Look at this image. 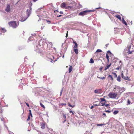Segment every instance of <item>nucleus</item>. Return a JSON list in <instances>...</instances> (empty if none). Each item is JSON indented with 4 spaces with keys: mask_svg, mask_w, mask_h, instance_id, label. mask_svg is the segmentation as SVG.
Here are the masks:
<instances>
[{
    "mask_svg": "<svg viewBox=\"0 0 134 134\" xmlns=\"http://www.w3.org/2000/svg\"><path fill=\"white\" fill-rule=\"evenodd\" d=\"M46 21L47 22L48 24H50L51 23V22L49 20H46Z\"/></svg>",
    "mask_w": 134,
    "mask_h": 134,
    "instance_id": "obj_47",
    "label": "nucleus"
},
{
    "mask_svg": "<svg viewBox=\"0 0 134 134\" xmlns=\"http://www.w3.org/2000/svg\"><path fill=\"white\" fill-rule=\"evenodd\" d=\"M60 14H63V13L62 12V11H60Z\"/></svg>",
    "mask_w": 134,
    "mask_h": 134,
    "instance_id": "obj_54",
    "label": "nucleus"
},
{
    "mask_svg": "<svg viewBox=\"0 0 134 134\" xmlns=\"http://www.w3.org/2000/svg\"><path fill=\"white\" fill-rule=\"evenodd\" d=\"M121 68V66H120L119 67H117L116 68V69L117 70H119L120 68Z\"/></svg>",
    "mask_w": 134,
    "mask_h": 134,
    "instance_id": "obj_39",
    "label": "nucleus"
},
{
    "mask_svg": "<svg viewBox=\"0 0 134 134\" xmlns=\"http://www.w3.org/2000/svg\"><path fill=\"white\" fill-rule=\"evenodd\" d=\"M108 105H109V104H106L105 105V106L106 107H107Z\"/></svg>",
    "mask_w": 134,
    "mask_h": 134,
    "instance_id": "obj_55",
    "label": "nucleus"
},
{
    "mask_svg": "<svg viewBox=\"0 0 134 134\" xmlns=\"http://www.w3.org/2000/svg\"><path fill=\"white\" fill-rule=\"evenodd\" d=\"M40 105L43 108H44V109L45 108V106L41 103H40Z\"/></svg>",
    "mask_w": 134,
    "mask_h": 134,
    "instance_id": "obj_25",
    "label": "nucleus"
},
{
    "mask_svg": "<svg viewBox=\"0 0 134 134\" xmlns=\"http://www.w3.org/2000/svg\"><path fill=\"white\" fill-rule=\"evenodd\" d=\"M118 95L117 93L115 92H110L108 94V96L111 98H115Z\"/></svg>",
    "mask_w": 134,
    "mask_h": 134,
    "instance_id": "obj_3",
    "label": "nucleus"
},
{
    "mask_svg": "<svg viewBox=\"0 0 134 134\" xmlns=\"http://www.w3.org/2000/svg\"><path fill=\"white\" fill-rule=\"evenodd\" d=\"M104 125V124H97V126H102L103 125Z\"/></svg>",
    "mask_w": 134,
    "mask_h": 134,
    "instance_id": "obj_36",
    "label": "nucleus"
},
{
    "mask_svg": "<svg viewBox=\"0 0 134 134\" xmlns=\"http://www.w3.org/2000/svg\"><path fill=\"white\" fill-rule=\"evenodd\" d=\"M36 35L35 34H33L32 36L30 37L28 39V41H30L33 40V39H31L32 38H33V36H34Z\"/></svg>",
    "mask_w": 134,
    "mask_h": 134,
    "instance_id": "obj_12",
    "label": "nucleus"
},
{
    "mask_svg": "<svg viewBox=\"0 0 134 134\" xmlns=\"http://www.w3.org/2000/svg\"><path fill=\"white\" fill-rule=\"evenodd\" d=\"M31 7L29 8V9H27L26 11L27 14V17L26 16H22L21 18L20 21L21 22H23L25 21L28 18V17L29 16L31 13Z\"/></svg>",
    "mask_w": 134,
    "mask_h": 134,
    "instance_id": "obj_2",
    "label": "nucleus"
},
{
    "mask_svg": "<svg viewBox=\"0 0 134 134\" xmlns=\"http://www.w3.org/2000/svg\"><path fill=\"white\" fill-rule=\"evenodd\" d=\"M107 53H110V54H111V52L110 51H107Z\"/></svg>",
    "mask_w": 134,
    "mask_h": 134,
    "instance_id": "obj_49",
    "label": "nucleus"
},
{
    "mask_svg": "<svg viewBox=\"0 0 134 134\" xmlns=\"http://www.w3.org/2000/svg\"><path fill=\"white\" fill-rule=\"evenodd\" d=\"M37 16L39 17V15H37Z\"/></svg>",
    "mask_w": 134,
    "mask_h": 134,
    "instance_id": "obj_64",
    "label": "nucleus"
},
{
    "mask_svg": "<svg viewBox=\"0 0 134 134\" xmlns=\"http://www.w3.org/2000/svg\"><path fill=\"white\" fill-rule=\"evenodd\" d=\"M94 62V61L93 59L92 58H91L90 59V63H93Z\"/></svg>",
    "mask_w": 134,
    "mask_h": 134,
    "instance_id": "obj_24",
    "label": "nucleus"
},
{
    "mask_svg": "<svg viewBox=\"0 0 134 134\" xmlns=\"http://www.w3.org/2000/svg\"><path fill=\"white\" fill-rule=\"evenodd\" d=\"M102 52V50L100 49H98L96 52V53L97 52Z\"/></svg>",
    "mask_w": 134,
    "mask_h": 134,
    "instance_id": "obj_26",
    "label": "nucleus"
},
{
    "mask_svg": "<svg viewBox=\"0 0 134 134\" xmlns=\"http://www.w3.org/2000/svg\"><path fill=\"white\" fill-rule=\"evenodd\" d=\"M113 74L114 75V77L115 78H116L117 77V75L115 73H113Z\"/></svg>",
    "mask_w": 134,
    "mask_h": 134,
    "instance_id": "obj_34",
    "label": "nucleus"
},
{
    "mask_svg": "<svg viewBox=\"0 0 134 134\" xmlns=\"http://www.w3.org/2000/svg\"><path fill=\"white\" fill-rule=\"evenodd\" d=\"M118 111H115L113 112V114L114 115L118 113Z\"/></svg>",
    "mask_w": 134,
    "mask_h": 134,
    "instance_id": "obj_29",
    "label": "nucleus"
},
{
    "mask_svg": "<svg viewBox=\"0 0 134 134\" xmlns=\"http://www.w3.org/2000/svg\"><path fill=\"white\" fill-rule=\"evenodd\" d=\"M106 58L107 59L108 62L109 61V56H108V54H106Z\"/></svg>",
    "mask_w": 134,
    "mask_h": 134,
    "instance_id": "obj_27",
    "label": "nucleus"
},
{
    "mask_svg": "<svg viewBox=\"0 0 134 134\" xmlns=\"http://www.w3.org/2000/svg\"><path fill=\"white\" fill-rule=\"evenodd\" d=\"M101 101L100 102H105V99L103 98H100Z\"/></svg>",
    "mask_w": 134,
    "mask_h": 134,
    "instance_id": "obj_21",
    "label": "nucleus"
},
{
    "mask_svg": "<svg viewBox=\"0 0 134 134\" xmlns=\"http://www.w3.org/2000/svg\"><path fill=\"white\" fill-rule=\"evenodd\" d=\"M60 104L62 105L63 106V105H66V104L65 103H62L61 104Z\"/></svg>",
    "mask_w": 134,
    "mask_h": 134,
    "instance_id": "obj_40",
    "label": "nucleus"
},
{
    "mask_svg": "<svg viewBox=\"0 0 134 134\" xmlns=\"http://www.w3.org/2000/svg\"><path fill=\"white\" fill-rule=\"evenodd\" d=\"M72 7L71 6H66V8L68 9H71Z\"/></svg>",
    "mask_w": 134,
    "mask_h": 134,
    "instance_id": "obj_22",
    "label": "nucleus"
},
{
    "mask_svg": "<svg viewBox=\"0 0 134 134\" xmlns=\"http://www.w3.org/2000/svg\"><path fill=\"white\" fill-rule=\"evenodd\" d=\"M101 8L100 7H99V8H95V9H99Z\"/></svg>",
    "mask_w": 134,
    "mask_h": 134,
    "instance_id": "obj_52",
    "label": "nucleus"
},
{
    "mask_svg": "<svg viewBox=\"0 0 134 134\" xmlns=\"http://www.w3.org/2000/svg\"><path fill=\"white\" fill-rule=\"evenodd\" d=\"M9 25L12 27L13 28H16V27L18 25H17L16 21H11L8 23Z\"/></svg>",
    "mask_w": 134,
    "mask_h": 134,
    "instance_id": "obj_4",
    "label": "nucleus"
},
{
    "mask_svg": "<svg viewBox=\"0 0 134 134\" xmlns=\"http://www.w3.org/2000/svg\"><path fill=\"white\" fill-rule=\"evenodd\" d=\"M26 103V104L27 105L28 107H29V104H28L27 103Z\"/></svg>",
    "mask_w": 134,
    "mask_h": 134,
    "instance_id": "obj_51",
    "label": "nucleus"
},
{
    "mask_svg": "<svg viewBox=\"0 0 134 134\" xmlns=\"http://www.w3.org/2000/svg\"><path fill=\"white\" fill-rule=\"evenodd\" d=\"M127 53H128V52H127V50L125 49L123 52L122 53V54L123 56H126L127 55Z\"/></svg>",
    "mask_w": 134,
    "mask_h": 134,
    "instance_id": "obj_8",
    "label": "nucleus"
},
{
    "mask_svg": "<svg viewBox=\"0 0 134 134\" xmlns=\"http://www.w3.org/2000/svg\"><path fill=\"white\" fill-rule=\"evenodd\" d=\"M94 10H86L80 12L79 13V15L80 16H83L86 14V13L88 12H91L93 11Z\"/></svg>",
    "mask_w": 134,
    "mask_h": 134,
    "instance_id": "obj_5",
    "label": "nucleus"
},
{
    "mask_svg": "<svg viewBox=\"0 0 134 134\" xmlns=\"http://www.w3.org/2000/svg\"><path fill=\"white\" fill-rule=\"evenodd\" d=\"M98 105L97 104H95L94 105V106H97Z\"/></svg>",
    "mask_w": 134,
    "mask_h": 134,
    "instance_id": "obj_57",
    "label": "nucleus"
},
{
    "mask_svg": "<svg viewBox=\"0 0 134 134\" xmlns=\"http://www.w3.org/2000/svg\"><path fill=\"white\" fill-rule=\"evenodd\" d=\"M108 44H106V45H105V46L106 47H107L108 46Z\"/></svg>",
    "mask_w": 134,
    "mask_h": 134,
    "instance_id": "obj_60",
    "label": "nucleus"
},
{
    "mask_svg": "<svg viewBox=\"0 0 134 134\" xmlns=\"http://www.w3.org/2000/svg\"><path fill=\"white\" fill-rule=\"evenodd\" d=\"M131 25H132V21H131Z\"/></svg>",
    "mask_w": 134,
    "mask_h": 134,
    "instance_id": "obj_62",
    "label": "nucleus"
},
{
    "mask_svg": "<svg viewBox=\"0 0 134 134\" xmlns=\"http://www.w3.org/2000/svg\"><path fill=\"white\" fill-rule=\"evenodd\" d=\"M100 104H101V105L100 104L99 105H100V106H104L105 105V102H100Z\"/></svg>",
    "mask_w": 134,
    "mask_h": 134,
    "instance_id": "obj_18",
    "label": "nucleus"
},
{
    "mask_svg": "<svg viewBox=\"0 0 134 134\" xmlns=\"http://www.w3.org/2000/svg\"><path fill=\"white\" fill-rule=\"evenodd\" d=\"M117 80L119 82H120L121 81V77L120 76H119L118 77Z\"/></svg>",
    "mask_w": 134,
    "mask_h": 134,
    "instance_id": "obj_19",
    "label": "nucleus"
},
{
    "mask_svg": "<svg viewBox=\"0 0 134 134\" xmlns=\"http://www.w3.org/2000/svg\"><path fill=\"white\" fill-rule=\"evenodd\" d=\"M129 79V77L128 76L125 77V78L124 79L128 80Z\"/></svg>",
    "mask_w": 134,
    "mask_h": 134,
    "instance_id": "obj_37",
    "label": "nucleus"
},
{
    "mask_svg": "<svg viewBox=\"0 0 134 134\" xmlns=\"http://www.w3.org/2000/svg\"><path fill=\"white\" fill-rule=\"evenodd\" d=\"M93 107H94L93 106H92L91 107V109H92L93 108Z\"/></svg>",
    "mask_w": 134,
    "mask_h": 134,
    "instance_id": "obj_56",
    "label": "nucleus"
},
{
    "mask_svg": "<svg viewBox=\"0 0 134 134\" xmlns=\"http://www.w3.org/2000/svg\"><path fill=\"white\" fill-rule=\"evenodd\" d=\"M131 47V46L130 45H129L128 46L127 48L128 49V54H131L132 53V52L133 51L132 50L131 51L130 48Z\"/></svg>",
    "mask_w": 134,
    "mask_h": 134,
    "instance_id": "obj_7",
    "label": "nucleus"
},
{
    "mask_svg": "<svg viewBox=\"0 0 134 134\" xmlns=\"http://www.w3.org/2000/svg\"><path fill=\"white\" fill-rule=\"evenodd\" d=\"M72 66H71L69 67V73H70L71 71L72 70Z\"/></svg>",
    "mask_w": 134,
    "mask_h": 134,
    "instance_id": "obj_13",
    "label": "nucleus"
},
{
    "mask_svg": "<svg viewBox=\"0 0 134 134\" xmlns=\"http://www.w3.org/2000/svg\"><path fill=\"white\" fill-rule=\"evenodd\" d=\"M70 113H72V115L74 114V113L71 110H70L69 111Z\"/></svg>",
    "mask_w": 134,
    "mask_h": 134,
    "instance_id": "obj_42",
    "label": "nucleus"
},
{
    "mask_svg": "<svg viewBox=\"0 0 134 134\" xmlns=\"http://www.w3.org/2000/svg\"><path fill=\"white\" fill-rule=\"evenodd\" d=\"M111 64L110 63L109 65H108L107 66H106L105 68V70H106L107 69H108L110 67Z\"/></svg>",
    "mask_w": 134,
    "mask_h": 134,
    "instance_id": "obj_17",
    "label": "nucleus"
},
{
    "mask_svg": "<svg viewBox=\"0 0 134 134\" xmlns=\"http://www.w3.org/2000/svg\"><path fill=\"white\" fill-rule=\"evenodd\" d=\"M125 90V89L123 87L121 88L120 87L117 86H115L113 88V91L114 92H116L119 94V93L121 94Z\"/></svg>",
    "mask_w": 134,
    "mask_h": 134,
    "instance_id": "obj_1",
    "label": "nucleus"
},
{
    "mask_svg": "<svg viewBox=\"0 0 134 134\" xmlns=\"http://www.w3.org/2000/svg\"><path fill=\"white\" fill-rule=\"evenodd\" d=\"M64 55H63V58H64Z\"/></svg>",
    "mask_w": 134,
    "mask_h": 134,
    "instance_id": "obj_63",
    "label": "nucleus"
},
{
    "mask_svg": "<svg viewBox=\"0 0 134 134\" xmlns=\"http://www.w3.org/2000/svg\"><path fill=\"white\" fill-rule=\"evenodd\" d=\"M127 105L130 104H131V102H130V100L129 99H128L127 100Z\"/></svg>",
    "mask_w": 134,
    "mask_h": 134,
    "instance_id": "obj_30",
    "label": "nucleus"
},
{
    "mask_svg": "<svg viewBox=\"0 0 134 134\" xmlns=\"http://www.w3.org/2000/svg\"><path fill=\"white\" fill-rule=\"evenodd\" d=\"M30 119V116L29 115V116H28V118L27 119V121H28V120H29Z\"/></svg>",
    "mask_w": 134,
    "mask_h": 134,
    "instance_id": "obj_44",
    "label": "nucleus"
},
{
    "mask_svg": "<svg viewBox=\"0 0 134 134\" xmlns=\"http://www.w3.org/2000/svg\"><path fill=\"white\" fill-rule=\"evenodd\" d=\"M66 121V119H65V120L63 122L64 123Z\"/></svg>",
    "mask_w": 134,
    "mask_h": 134,
    "instance_id": "obj_59",
    "label": "nucleus"
},
{
    "mask_svg": "<svg viewBox=\"0 0 134 134\" xmlns=\"http://www.w3.org/2000/svg\"><path fill=\"white\" fill-rule=\"evenodd\" d=\"M74 51L76 54H77L78 53V50L77 48L74 49Z\"/></svg>",
    "mask_w": 134,
    "mask_h": 134,
    "instance_id": "obj_20",
    "label": "nucleus"
},
{
    "mask_svg": "<svg viewBox=\"0 0 134 134\" xmlns=\"http://www.w3.org/2000/svg\"><path fill=\"white\" fill-rule=\"evenodd\" d=\"M61 7L62 8H66V7L65 3V2H63L61 5Z\"/></svg>",
    "mask_w": 134,
    "mask_h": 134,
    "instance_id": "obj_9",
    "label": "nucleus"
},
{
    "mask_svg": "<svg viewBox=\"0 0 134 134\" xmlns=\"http://www.w3.org/2000/svg\"><path fill=\"white\" fill-rule=\"evenodd\" d=\"M51 62L52 63H53L57 61V59L54 60V57L53 56H52V57H51Z\"/></svg>",
    "mask_w": 134,
    "mask_h": 134,
    "instance_id": "obj_10",
    "label": "nucleus"
},
{
    "mask_svg": "<svg viewBox=\"0 0 134 134\" xmlns=\"http://www.w3.org/2000/svg\"><path fill=\"white\" fill-rule=\"evenodd\" d=\"M49 44L51 45V46H52V43H51V42H50V43H49Z\"/></svg>",
    "mask_w": 134,
    "mask_h": 134,
    "instance_id": "obj_53",
    "label": "nucleus"
},
{
    "mask_svg": "<svg viewBox=\"0 0 134 134\" xmlns=\"http://www.w3.org/2000/svg\"><path fill=\"white\" fill-rule=\"evenodd\" d=\"M97 77L98 78H99L100 79H102V80H104L105 79V77H99L98 76H97Z\"/></svg>",
    "mask_w": 134,
    "mask_h": 134,
    "instance_id": "obj_23",
    "label": "nucleus"
},
{
    "mask_svg": "<svg viewBox=\"0 0 134 134\" xmlns=\"http://www.w3.org/2000/svg\"><path fill=\"white\" fill-rule=\"evenodd\" d=\"M121 76L122 77V78L124 79H125V76L124 75H123V74L122 73L121 74Z\"/></svg>",
    "mask_w": 134,
    "mask_h": 134,
    "instance_id": "obj_35",
    "label": "nucleus"
},
{
    "mask_svg": "<svg viewBox=\"0 0 134 134\" xmlns=\"http://www.w3.org/2000/svg\"><path fill=\"white\" fill-rule=\"evenodd\" d=\"M115 17H116L119 20H121V18L120 17V16L119 15H115Z\"/></svg>",
    "mask_w": 134,
    "mask_h": 134,
    "instance_id": "obj_16",
    "label": "nucleus"
},
{
    "mask_svg": "<svg viewBox=\"0 0 134 134\" xmlns=\"http://www.w3.org/2000/svg\"><path fill=\"white\" fill-rule=\"evenodd\" d=\"M100 90H96L94 91V92L95 93H99Z\"/></svg>",
    "mask_w": 134,
    "mask_h": 134,
    "instance_id": "obj_14",
    "label": "nucleus"
},
{
    "mask_svg": "<svg viewBox=\"0 0 134 134\" xmlns=\"http://www.w3.org/2000/svg\"><path fill=\"white\" fill-rule=\"evenodd\" d=\"M2 110H0V112H1V113H2Z\"/></svg>",
    "mask_w": 134,
    "mask_h": 134,
    "instance_id": "obj_58",
    "label": "nucleus"
},
{
    "mask_svg": "<svg viewBox=\"0 0 134 134\" xmlns=\"http://www.w3.org/2000/svg\"><path fill=\"white\" fill-rule=\"evenodd\" d=\"M5 10L6 12H9L10 11V4H8L7 5Z\"/></svg>",
    "mask_w": 134,
    "mask_h": 134,
    "instance_id": "obj_6",
    "label": "nucleus"
},
{
    "mask_svg": "<svg viewBox=\"0 0 134 134\" xmlns=\"http://www.w3.org/2000/svg\"><path fill=\"white\" fill-rule=\"evenodd\" d=\"M73 43H74V44H75V45L76 44H77V43H76V42L75 41H73Z\"/></svg>",
    "mask_w": 134,
    "mask_h": 134,
    "instance_id": "obj_50",
    "label": "nucleus"
},
{
    "mask_svg": "<svg viewBox=\"0 0 134 134\" xmlns=\"http://www.w3.org/2000/svg\"><path fill=\"white\" fill-rule=\"evenodd\" d=\"M63 90V89H62V90H61V91L60 92V96H61V94H62Z\"/></svg>",
    "mask_w": 134,
    "mask_h": 134,
    "instance_id": "obj_43",
    "label": "nucleus"
},
{
    "mask_svg": "<svg viewBox=\"0 0 134 134\" xmlns=\"http://www.w3.org/2000/svg\"><path fill=\"white\" fill-rule=\"evenodd\" d=\"M2 30L3 31V32H4L5 31V30L3 28H0V31H1Z\"/></svg>",
    "mask_w": 134,
    "mask_h": 134,
    "instance_id": "obj_31",
    "label": "nucleus"
},
{
    "mask_svg": "<svg viewBox=\"0 0 134 134\" xmlns=\"http://www.w3.org/2000/svg\"><path fill=\"white\" fill-rule=\"evenodd\" d=\"M67 34H66V37H67V36H68V31H67Z\"/></svg>",
    "mask_w": 134,
    "mask_h": 134,
    "instance_id": "obj_48",
    "label": "nucleus"
},
{
    "mask_svg": "<svg viewBox=\"0 0 134 134\" xmlns=\"http://www.w3.org/2000/svg\"><path fill=\"white\" fill-rule=\"evenodd\" d=\"M68 105L69 106V107H71L72 108H73L74 107V106H72V105H71V104H70V103H68Z\"/></svg>",
    "mask_w": 134,
    "mask_h": 134,
    "instance_id": "obj_32",
    "label": "nucleus"
},
{
    "mask_svg": "<svg viewBox=\"0 0 134 134\" xmlns=\"http://www.w3.org/2000/svg\"><path fill=\"white\" fill-rule=\"evenodd\" d=\"M108 77H110L111 79L112 80H113V78L111 76V75H109V76H108Z\"/></svg>",
    "mask_w": 134,
    "mask_h": 134,
    "instance_id": "obj_38",
    "label": "nucleus"
},
{
    "mask_svg": "<svg viewBox=\"0 0 134 134\" xmlns=\"http://www.w3.org/2000/svg\"><path fill=\"white\" fill-rule=\"evenodd\" d=\"M77 44H76L74 46V49H76L77 48Z\"/></svg>",
    "mask_w": 134,
    "mask_h": 134,
    "instance_id": "obj_33",
    "label": "nucleus"
},
{
    "mask_svg": "<svg viewBox=\"0 0 134 134\" xmlns=\"http://www.w3.org/2000/svg\"><path fill=\"white\" fill-rule=\"evenodd\" d=\"M29 116H30V115H31V117H32V114H31V110H29Z\"/></svg>",
    "mask_w": 134,
    "mask_h": 134,
    "instance_id": "obj_28",
    "label": "nucleus"
},
{
    "mask_svg": "<svg viewBox=\"0 0 134 134\" xmlns=\"http://www.w3.org/2000/svg\"><path fill=\"white\" fill-rule=\"evenodd\" d=\"M61 16H62V15H59L58 16V17H59Z\"/></svg>",
    "mask_w": 134,
    "mask_h": 134,
    "instance_id": "obj_61",
    "label": "nucleus"
},
{
    "mask_svg": "<svg viewBox=\"0 0 134 134\" xmlns=\"http://www.w3.org/2000/svg\"><path fill=\"white\" fill-rule=\"evenodd\" d=\"M122 23L124 24L125 25H127V24L126 23V22L124 20V19L123 18H122Z\"/></svg>",
    "mask_w": 134,
    "mask_h": 134,
    "instance_id": "obj_15",
    "label": "nucleus"
},
{
    "mask_svg": "<svg viewBox=\"0 0 134 134\" xmlns=\"http://www.w3.org/2000/svg\"><path fill=\"white\" fill-rule=\"evenodd\" d=\"M41 126L42 129H44L45 127V124L44 123H41Z\"/></svg>",
    "mask_w": 134,
    "mask_h": 134,
    "instance_id": "obj_11",
    "label": "nucleus"
},
{
    "mask_svg": "<svg viewBox=\"0 0 134 134\" xmlns=\"http://www.w3.org/2000/svg\"><path fill=\"white\" fill-rule=\"evenodd\" d=\"M63 118H64L65 119H66V115L65 114H63Z\"/></svg>",
    "mask_w": 134,
    "mask_h": 134,
    "instance_id": "obj_41",
    "label": "nucleus"
},
{
    "mask_svg": "<svg viewBox=\"0 0 134 134\" xmlns=\"http://www.w3.org/2000/svg\"><path fill=\"white\" fill-rule=\"evenodd\" d=\"M103 115L104 116H106V114L105 113H104L103 114Z\"/></svg>",
    "mask_w": 134,
    "mask_h": 134,
    "instance_id": "obj_46",
    "label": "nucleus"
},
{
    "mask_svg": "<svg viewBox=\"0 0 134 134\" xmlns=\"http://www.w3.org/2000/svg\"><path fill=\"white\" fill-rule=\"evenodd\" d=\"M105 111L106 112H108L109 113H110V111L109 110H105Z\"/></svg>",
    "mask_w": 134,
    "mask_h": 134,
    "instance_id": "obj_45",
    "label": "nucleus"
}]
</instances>
